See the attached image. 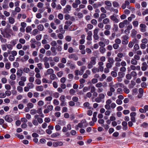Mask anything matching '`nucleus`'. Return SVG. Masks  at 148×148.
Returning <instances> with one entry per match:
<instances>
[{
    "label": "nucleus",
    "mask_w": 148,
    "mask_h": 148,
    "mask_svg": "<svg viewBox=\"0 0 148 148\" xmlns=\"http://www.w3.org/2000/svg\"><path fill=\"white\" fill-rule=\"evenodd\" d=\"M55 128L56 131H59L60 130L61 127L59 125H57L55 126Z\"/></svg>",
    "instance_id": "obj_42"
},
{
    "label": "nucleus",
    "mask_w": 148,
    "mask_h": 148,
    "mask_svg": "<svg viewBox=\"0 0 148 148\" xmlns=\"http://www.w3.org/2000/svg\"><path fill=\"white\" fill-rule=\"evenodd\" d=\"M37 28L39 30L42 31L44 29V26L40 24L38 26Z\"/></svg>",
    "instance_id": "obj_22"
},
{
    "label": "nucleus",
    "mask_w": 148,
    "mask_h": 148,
    "mask_svg": "<svg viewBox=\"0 0 148 148\" xmlns=\"http://www.w3.org/2000/svg\"><path fill=\"white\" fill-rule=\"evenodd\" d=\"M54 72L53 70L52 69H48L47 71V74L50 75L53 74Z\"/></svg>",
    "instance_id": "obj_13"
},
{
    "label": "nucleus",
    "mask_w": 148,
    "mask_h": 148,
    "mask_svg": "<svg viewBox=\"0 0 148 148\" xmlns=\"http://www.w3.org/2000/svg\"><path fill=\"white\" fill-rule=\"evenodd\" d=\"M65 40L67 42H70L71 40V37L70 36H67L65 37Z\"/></svg>",
    "instance_id": "obj_20"
},
{
    "label": "nucleus",
    "mask_w": 148,
    "mask_h": 148,
    "mask_svg": "<svg viewBox=\"0 0 148 148\" xmlns=\"http://www.w3.org/2000/svg\"><path fill=\"white\" fill-rule=\"evenodd\" d=\"M112 64L110 63H107L106 64V67L108 68H110L112 67Z\"/></svg>",
    "instance_id": "obj_48"
},
{
    "label": "nucleus",
    "mask_w": 148,
    "mask_h": 148,
    "mask_svg": "<svg viewBox=\"0 0 148 148\" xmlns=\"http://www.w3.org/2000/svg\"><path fill=\"white\" fill-rule=\"evenodd\" d=\"M132 24L134 27H137L138 25V23L137 21H134L132 22Z\"/></svg>",
    "instance_id": "obj_29"
},
{
    "label": "nucleus",
    "mask_w": 148,
    "mask_h": 148,
    "mask_svg": "<svg viewBox=\"0 0 148 148\" xmlns=\"http://www.w3.org/2000/svg\"><path fill=\"white\" fill-rule=\"evenodd\" d=\"M105 3L106 5H107L110 7H111L112 5L111 3L109 1H106L105 2Z\"/></svg>",
    "instance_id": "obj_25"
},
{
    "label": "nucleus",
    "mask_w": 148,
    "mask_h": 148,
    "mask_svg": "<svg viewBox=\"0 0 148 148\" xmlns=\"http://www.w3.org/2000/svg\"><path fill=\"white\" fill-rule=\"evenodd\" d=\"M93 65L91 64V63L89 62H88V65H87V68H88V69H91V68H92L93 66Z\"/></svg>",
    "instance_id": "obj_54"
},
{
    "label": "nucleus",
    "mask_w": 148,
    "mask_h": 148,
    "mask_svg": "<svg viewBox=\"0 0 148 148\" xmlns=\"http://www.w3.org/2000/svg\"><path fill=\"white\" fill-rule=\"evenodd\" d=\"M112 4L113 6L115 8L117 7L119 5V3L116 1H113Z\"/></svg>",
    "instance_id": "obj_32"
},
{
    "label": "nucleus",
    "mask_w": 148,
    "mask_h": 148,
    "mask_svg": "<svg viewBox=\"0 0 148 148\" xmlns=\"http://www.w3.org/2000/svg\"><path fill=\"white\" fill-rule=\"evenodd\" d=\"M8 21L9 23L12 24L14 23L15 22V20L13 18L9 17V18Z\"/></svg>",
    "instance_id": "obj_12"
},
{
    "label": "nucleus",
    "mask_w": 148,
    "mask_h": 148,
    "mask_svg": "<svg viewBox=\"0 0 148 148\" xmlns=\"http://www.w3.org/2000/svg\"><path fill=\"white\" fill-rule=\"evenodd\" d=\"M62 145L63 143L61 141L55 142L53 143V145L55 147H56L58 146H62Z\"/></svg>",
    "instance_id": "obj_6"
},
{
    "label": "nucleus",
    "mask_w": 148,
    "mask_h": 148,
    "mask_svg": "<svg viewBox=\"0 0 148 148\" xmlns=\"http://www.w3.org/2000/svg\"><path fill=\"white\" fill-rule=\"evenodd\" d=\"M32 30L31 26H28L26 28V31L27 33H29Z\"/></svg>",
    "instance_id": "obj_30"
},
{
    "label": "nucleus",
    "mask_w": 148,
    "mask_h": 148,
    "mask_svg": "<svg viewBox=\"0 0 148 148\" xmlns=\"http://www.w3.org/2000/svg\"><path fill=\"white\" fill-rule=\"evenodd\" d=\"M27 106L30 109H31L34 107V105L32 103L29 102L27 103Z\"/></svg>",
    "instance_id": "obj_26"
},
{
    "label": "nucleus",
    "mask_w": 148,
    "mask_h": 148,
    "mask_svg": "<svg viewBox=\"0 0 148 148\" xmlns=\"http://www.w3.org/2000/svg\"><path fill=\"white\" fill-rule=\"evenodd\" d=\"M66 0H61L60 3L62 6H64L66 4Z\"/></svg>",
    "instance_id": "obj_53"
},
{
    "label": "nucleus",
    "mask_w": 148,
    "mask_h": 148,
    "mask_svg": "<svg viewBox=\"0 0 148 148\" xmlns=\"http://www.w3.org/2000/svg\"><path fill=\"white\" fill-rule=\"evenodd\" d=\"M90 104L88 102H86L84 104V107H87L88 109L91 108L90 106H89Z\"/></svg>",
    "instance_id": "obj_19"
},
{
    "label": "nucleus",
    "mask_w": 148,
    "mask_h": 148,
    "mask_svg": "<svg viewBox=\"0 0 148 148\" xmlns=\"http://www.w3.org/2000/svg\"><path fill=\"white\" fill-rule=\"evenodd\" d=\"M111 74L112 76L114 77H116L117 75L116 72L114 71H112L111 73Z\"/></svg>",
    "instance_id": "obj_33"
},
{
    "label": "nucleus",
    "mask_w": 148,
    "mask_h": 148,
    "mask_svg": "<svg viewBox=\"0 0 148 148\" xmlns=\"http://www.w3.org/2000/svg\"><path fill=\"white\" fill-rule=\"evenodd\" d=\"M101 125L102 127H103L106 130H107L109 128V126L108 125L103 124V125Z\"/></svg>",
    "instance_id": "obj_39"
},
{
    "label": "nucleus",
    "mask_w": 148,
    "mask_h": 148,
    "mask_svg": "<svg viewBox=\"0 0 148 148\" xmlns=\"http://www.w3.org/2000/svg\"><path fill=\"white\" fill-rule=\"evenodd\" d=\"M108 62L109 63L113 64L114 62V60L113 58L109 57L108 58Z\"/></svg>",
    "instance_id": "obj_11"
},
{
    "label": "nucleus",
    "mask_w": 148,
    "mask_h": 148,
    "mask_svg": "<svg viewBox=\"0 0 148 148\" xmlns=\"http://www.w3.org/2000/svg\"><path fill=\"white\" fill-rule=\"evenodd\" d=\"M126 78L128 79H130L132 78V76L130 74H127L126 75Z\"/></svg>",
    "instance_id": "obj_58"
},
{
    "label": "nucleus",
    "mask_w": 148,
    "mask_h": 148,
    "mask_svg": "<svg viewBox=\"0 0 148 148\" xmlns=\"http://www.w3.org/2000/svg\"><path fill=\"white\" fill-rule=\"evenodd\" d=\"M16 75L14 74H12L10 77V78L12 80H15L16 79Z\"/></svg>",
    "instance_id": "obj_41"
},
{
    "label": "nucleus",
    "mask_w": 148,
    "mask_h": 148,
    "mask_svg": "<svg viewBox=\"0 0 148 148\" xmlns=\"http://www.w3.org/2000/svg\"><path fill=\"white\" fill-rule=\"evenodd\" d=\"M60 134L58 132H56L55 133L52 134L51 135V137L52 138H54L60 136Z\"/></svg>",
    "instance_id": "obj_16"
},
{
    "label": "nucleus",
    "mask_w": 148,
    "mask_h": 148,
    "mask_svg": "<svg viewBox=\"0 0 148 148\" xmlns=\"http://www.w3.org/2000/svg\"><path fill=\"white\" fill-rule=\"evenodd\" d=\"M7 47L9 50H11L13 48V46L10 44H7L6 46Z\"/></svg>",
    "instance_id": "obj_61"
},
{
    "label": "nucleus",
    "mask_w": 148,
    "mask_h": 148,
    "mask_svg": "<svg viewBox=\"0 0 148 148\" xmlns=\"http://www.w3.org/2000/svg\"><path fill=\"white\" fill-rule=\"evenodd\" d=\"M23 71L21 69H18L17 72L16 74L17 75L20 77L23 74Z\"/></svg>",
    "instance_id": "obj_14"
},
{
    "label": "nucleus",
    "mask_w": 148,
    "mask_h": 148,
    "mask_svg": "<svg viewBox=\"0 0 148 148\" xmlns=\"http://www.w3.org/2000/svg\"><path fill=\"white\" fill-rule=\"evenodd\" d=\"M131 63L133 65H136L137 64V61L135 59H132L131 60Z\"/></svg>",
    "instance_id": "obj_24"
},
{
    "label": "nucleus",
    "mask_w": 148,
    "mask_h": 148,
    "mask_svg": "<svg viewBox=\"0 0 148 148\" xmlns=\"http://www.w3.org/2000/svg\"><path fill=\"white\" fill-rule=\"evenodd\" d=\"M72 23V22L70 21H67L65 22V24L69 26Z\"/></svg>",
    "instance_id": "obj_63"
},
{
    "label": "nucleus",
    "mask_w": 148,
    "mask_h": 148,
    "mask_svg": "<svg viewBox=\"0 0 148 148\" xmlns=\"http://www.w3.org/2000/svg\"><path fill=\"white\" fill-rule=\"evenodd\" d=\"M57 75L58 77H61L63 73L62 71H60L57 73Z\"/></svg>",
    "instance_id": "obj_56"
},
{
    "label": "nucleus",
    "mask_w": 148,
    "mask_h": 148,
    "mask_svg": "<svg viewBox=\"0 0 148 148\" xmlns=\"http://www.w3.org/2000/svg\"><path fill=\"white\" fill-rule=\"evenodd\" d=\"M132 95H134L135 94L136 95L138 93V89L136 88L132 90Z\"/></svg>",
    "instance_id": "obj_43"
},
{
    "label": "nucleus",
    "mask_w": 148,
    "mask_h": 148,
    "mask_svg": "<svg viewBox=\"0 0 148 148\" xmlns=\"http://www.w3.org/2000/svg\"><path fill=\"white\" fill-rule=\"evenodd\" d=\"M114 28L113 30L116 31L118 30V26L117 24H114L113 25Z\"/></svg>",
    "instance_id": "obj_50"
},
{
    "label": "nucleus",
    "mask_w": 148,
    "mask_h": 148,
    "mask_svg": "<svg viewBox=\"0 0 148 148\" xmlns=\"http://www.w3.org/2000/svg\"><path fill=\"white\" fill-rule=\"evenodd\" d=\"M117 15H116L114 14H113V15H111L110 16V18L112 20V21H113L114 20L115 18H116V17L117 16Z\"/></svg>",
    "instance_id": "obj_31"
},
{
    "label": "nucleus",
    "mask_w": 148,
    "mask_h": 148,
    "mask_svg": "<svg viewBox=\"0 0 148 148\" xmlns=\"http://www.w3.org/2000/svg\"><path fill=\"white\" fill-rule=\"evenodd\" d=\"M134 49L135 51H136L139 49V46L138 44H135L134 47Z\"/></svg>",
    "instance_id": "obj_35"
},
{
    "label": "nucleus",
    "mask_w": 148,
    "mask_h": 148,
    "mask_svg": "<svg viewBox=\"0 0 148 148\" xmlns=\"http://www.w3.org/2000/svg\"><path fill=\"white\" fill-rule=\"evenodd\" d=\"M36 113V111L34 109H32L31 110L30 114L32 115H34Z\"/></svg>",
    "instance_id": "obj_49"
},
{
    "label": "nucleus",
    "mask_w": 148,
    "mask_h": 148,
    "mask_svg": "<svg viewBox=\"0 0 148 148\" xmlns=\"http://www.w3.org/2000/svg\"><path fill=\"white\" fill-rule=\"evenodd\" d=\"M27 86L29 88H33L34 87V84L31 83H28L27 84Z\"/></svg>",
    "instance_id": "obj_28"
},
{
    "label": "nucleus",
    "mask_w": 148,
    "mask_h": 148,
    "mask_svg": "<svg viewBox=\"0 0 148 148\" xmlns=\"http://www.w3.org/2000/svg\"><path fill=\"white\" fill-rule=\"evenodd\" d=\"M116 102L118 105H120L122 104V101L121 100L117 99L116 101Z\"/></svg>",
    "instance_id": "obj_60"
},
{
    "label": "nucleus",
    "mask_w": 148,
    "mask_h": 148,
    "mask_svg": "<svg viewBox=\"0 0 148 148\" xmlns=\"http://www.w3.org/2000/svg\"><path fill=\"white\" fill-rule=\"evenodd\" d=\"M17 90L20 93L22 92L23 91V88L20 86L17 87Z\"/></svg>",
    "instance_id": "obj_34"
},
{
    "label": "nucleus",
    "mask_w": 148,
    "mask_h": 148,
    "mask_svg": "<svg viewBox=\"0 0 148 148\" xmlns=\"http://www.w3.org/2000/svg\"><path fill=\"white\" fill-rule=\"evenodd\" d=\"M99 49L101 53L102 54H103L105 53L106 51L105 48L103 47H100Z\"/></svg>",
    "instance_id": "obj_18"
},
{
    "label": "nucleus",
    "mask_w": 148,
    "mask_h": 148,
    "mask_svg": "<svg viewBox=\"0 0 148 148\" xmlns=\"http://www.w3.org/2000/svg\"><path fill=\"white\" fill-rule=\"evenodd\" d=\"M110 21L109 19L108 18H106L103 20V23L104 24H108Z\"/></svg>",
    "instance_id": "obj_23"
},
{
    "label": "nucleus",
    "mask_w": 148,
    "mask_h": 148,
    "mask_svg": "<svg viewBox=\"0 0 148 148\" xmlns=\"http://www.w3.org/2000/svg\"><path fill=\"white\" fill-rule=\"evenodd\" d=\"M58 17L59 19L62 20L63 18V15L62 14L60 13L58 15Z\"/></svg>",
    "instance_id": "obj_47"
},
{
    "label": "nucleus",
    "mask_w": 148,
    "mask_h": 148,
    "mask_svg": "<svg viewBox=\"0 0 148 148\" xmlns=\"http://www.w3.org/2000/svg\"><path fill=\"white\" fill-rule=\"evenodd\" d=\"M75 91L73 89H71L69 91V93L71 95H74V93L75 92Z\"/></svg>",
    "instance_id": "obj_46"
},
{
    "label": "nucleus",
    "mask_w": 148,
    "mask_h": 148,
    "mask_svg": "<svg viewBox=\"0 0 148 148\" xmlns=\"http://www.w3.org/2000/svg\"><path fill=\"white\" fill-rule=\"evenodd\" d=\"M53 103L55 105H58L59 104V102L57 99H54L53 100Z\"/></svg>",
    "instance_id": "obj_37"
},
{
    "label": "nucleus",
    "mask_w": 148,
    "mask_h": 148,
    "mask_svg": "<svg viewBox=\"0 0 148 148\" xmlns=\"http://www.w3.org/2000/svg\"><path fill=\"white\" fill-rule=\"evenodd\" d=\"M91 23L94 25H96L97 23V21L96 19H93L91 21Z\"/></svg>",
    "instance_id": "obj_45"
},
{
    "label": "nucleus",
    "mask_w": 148,
    "mask_h": 148,
    "mask_svg": "<svg viewBox=\"0 0 148 148\" xmlns=\"http://www.w3.org/2000/svg\"><path fill=\"white\" fill-rule=\"evenodd\" d=\"M115 42L117 44H119L121 43V41L120 39L117 38L115 39Z\"/></svg>",
    "instance_id": "obj_38"
},
{
    "label": "nucleus",
    "mask_w": 148,
    "mask_h": 148,
    "mask_svg": "<svg viewBox=\"0 0 148 148\" xmlns=\"http://www.w3.org/2000/svg\"><path fill=\"white\" fill-rule=\"evenodd\" d=\"M56 78V75L53 73L51 74L50 76V79L52 80H54Z\"/></svg>",
    "instance_id": "obj_17"
},
{
    "label": "nucleus",
    "mask_w": 148,
    "mask_h": 148,
    "mask_svg": "<svg viewBox=\"0 0 148 148\" xmlns=\"http://www.w3.org/2000/svg\"><path fill=\"white\" fill-rule=\"evenodd\" d=\"M105 97V95L102 93L100 94L99 95V97L101 99H103Z\"/></svg>",
    "instance_id": "obj_64"
},
{
    "label": "nucleus",
    "mask_w": 148,
    "mask_h": 148,
    "mask_svg": "<svg viewBox=\"0 0 148 148\" xmlns=\"http://www.w3.org/2000/svg\"><path fill=\"white\" fill-rule=\"evenodd\" d=\"M92 72L94 73H96V72H99V69L97 68L94 67L92 70Z\"/></svg>",
    "instance_id": "obj_15"
},
{
    "label": "nucleus",
    "mask_w": 148,
    "mask_h": 148,
    "mask_svg": "<svg viewBox=\"0 0 148 148\" xmlns=\"http://www.w3.org/2000/svg\"><path fill=\"white\" fill-rule=\"evenodd\" d=\"M68 58L69 59H73L74 60L76 61L78 60V58L77 55L74 53H72L68 56Z\"/></svg>",
    "instance_id": "obj_1"
},
{
    "label": "nucleus",
    "mask_w": 148,
    "mask_h": 148,
    "mask_svg": "<svg viewBox=\"0 0 148 148\" xmlns=\"http://www.w3.org/2000/svg\"><path fill=\"white\" fill-rule=\"evenodd\" d=\"M8 58L10 61H13L14 60L15 57L14 56H12V55H10L9 57Z\"/></svg>",
    "instance_id": "obj_44"
},
{
    "label": "nucleus",
    "mask_w": 148,
    "mask_h": 148,
    "mask_svg": "<svg viewBox=\"0 0 148 148\" xmlns=\"http://www.w3.org/2000/svg\"><path fill=\"white\" fill-rule=\"evenodd\" d=\"M3 35L4 37L7 38H10L11 37V35L6 32H5Z\"/></svg>",
    "instance_id": "obj_21"
},
{
    "label": "nucleus",
    "mask_w": 148,
    "mask_h": 148,
    "mask_svg": "<svg viewBox=\"0 0 148 148\" xmlns=\"http://www.w3.org/2000/svg\"><path fill=\"white\" fill-rule=\"evenodd\" d=\"M122 125L123 126V130L125 131L127 130L128 129L127 123L126 122L124 121L122 122Z\"/></svg>",
    "instance_id": "obj_4"
},
{
    "label": "nucleus",
    "mask_w": 148,
    "mask_h": 148,
    "mask_svg": "<svg viewBox=\"0 0 148 148\" xmlns=\"http://www.w3.org/2000/svg\"><path fill=\"white\" fill-rule=\"evenodd\" d=\"M58 66L60 68H64L65 66V65L62 63H58Z\"/></svg>",
    "instance_id": "obj_51"
},
{
    "label": "nucleus",
    "mask_w": 148,
    "mask_h": 148,
    "mask_svg": "<svg viewBox=\"0 0 148 148\" xmlns=\"http://www.w3.org/2000/svg\"><path fill=\"white\" fill-rule=\"evenodd\" d=\"M52 98L51 96H49L47 97H46L45 98V101H51L52 100Z\"/></svg>",
    "instance_id": "obj_36"
},
{
    "label": "nucleus",
    "mask_w": 148,
    "mask_h": 148,
    "mask_svg": "<svg viewBox=\"0 0 148 148\" xmlns=\"http://www.w3.org/2000/svg\"><path fill=\"white\" fill-rule=\"evenodd\" d=\"M140 127L146 128L148 126V124L147 123L144 122L142 124L140 125Z\"/></svg>",
    "instance_id": "obj_27"
},
{
    "label": "nucleus",
    "mask_w": 148,
    "mask_h": 148,
    "mask_svg": "<svg viewBox=\"0 0 148 148\" xmlns=\"http://www.w3.org/2000/svg\"><path fill=\"white\" fill-rule=\"evenodd\" d=\"M96 58L95 57H92L90 58V62L91 64L93 65H95L96 63Z\"/></svg>",
    "instance_id": "obj_3"
},
{
    "label": "nucleus",
    "mask_w": 148,
    "mask_h": 148,
    "mask_svg": "<svg viewBox=\"0 0 148 148\" xmlns=\"http://www.w3.org/2000/svg\"><path fill=\"white\" fill-rule=\"evenodd\" d=\"M2 82L3 84H5L6 83L7 80L5 78L3 77L1 79Z\"/></svg>",
    "instance_id": "obj_62"
},
{
    "label": "nucleus",
    "mask_w": 148,
    "mask_h": 148,
    "mask_svg": "<svg viewBox=\"0 0 148 148\" xmlns=\"http://www.w3.org/2000/svg\"><path fill=\"white\" fill-rule=\"evenodd\" d=\"M19 42L22 44H23L25 43V39L22 38H20L19 40Z\"/></svg>",
    "instance_id": "obj_55"
},
{
    "label": "nucleus",
    "mask_w": 148,
    "mask_h": 148,
    "mask_svg": "<svg viewBox=\"0 0 148 148\" xmlns=\"http://www.w3.org/2000/svg\"><path fill=\"white\" fill-rule=\"evenodd\" d=\"M137 33V31L135 29H133L132 30V33L131 34V36L133 38H134L135 37Z\"/></svg>",
    "instance_id": "obj_8"
},
{
    "label": "nucleus",
    "mask_w": 148,
    "mask_h": 148,
    "mask_svg": "<svg viewBox=\"0 0 148 148\" xmlns=\"http://www.w3.org/2000/svg\"><path fill=\"white\" fill-rule=\"evenodd\" d=\"M50 44H51V45L54 47L56 46L57 43H56V41H55V40H53L51 42Z\"/></svg>",
    "instance_id": "obj_40"
},
{
    "label": "nucleus",
    "mask_w": 148,
    "mask_h": 148,
    "mask_svg": "<svg viewBox=\"0 0 148 148\" xmlns=\"http://www.w3.org/2000/svg\"><path fill=\"white\" fill-rule=\"evenodd\" d=\"M56 49L59 51H61L62 50V47L60 45H57Z\"/></svg>",
    "instance_id": "obj_59"
},
{
    "label": "nucleus",
    "mask_w": 148,
    "mask_h": 148,
    "mask_svg": "<svg viewBox=\"0 0 148 148\" xmlns=\"http://www.w3.org/2000/svg\"><path fill=\"white\" fill-rule=\"evenodd\" d=\"M75 75L77 76L78 75V74H79L80 75H83V73H84V72L81 70L79 71L78 70H77L75 71Z\"/></svg>",
    "instance_id": "obj_5"
},
{
    "label": "nucleus",
    "mask_w": 148,
    "mask_h": 148,
    "mask_svg": "<svg viewBox=\"0 0 148 148\" xmlns=\"http://www.w3.org/2000/svg\"><path fill=\"white\" fill-rule=\"evenodd\" d=\"M125 74L124 73L121 72H119L118 73V75L119 76L122 78L124 77Z\"/></svg>",
    "instance_id": "obj_52"
},
{
    "label": "nucleus",
    "mask_w": 148,
    "mask_h": 148,
    "mask_svg": "<svg viewBox=\"0 0 148 148\" xmlns=\"http://www.w3.org/2000/svg\"><path fill=\"white\" fill-rule=\"evenodd\" d=\"M59 31L62 34H64L65 31L63 29L62 25H60L59 26Z\"/></svg>",
    "instance_id": "obj_10"
},
{
    "label": "nucleus",
    "mask_w": 148,
    "mask_h": 148,
    "mask_svg": "<svg viewBox=\"0 0 148 148\" xmlns=\"http://www.w3.org/2000/svg\"><path fill=\"white\" fill-rule=\"evenodd\" d=\"M5 88L7 90H10L11 89V87L9 84H5Z\"/></svg>",
    "instance_id": "obj_57"
},
{
    "label": "nucleus",
    "mask_w": 148,
    "mask_h": 148,
    "mask_svg": "<svg viewBox=\"0 0 148 148\" xmlns=\"http://www.w3.org/2000/svg\"><path fill=\"white\" fill-rule=\"evenodd\" d=\"M51 49L53 53L52 54V55L54 56L57 54V52H56L55 48L54 47H51Z\"/></svg>",
    "instance_id": "obj_9"
},
{
    "label": "nucleus",
    "mask_w": 148,
    "mask_h": 148,
    "mask_svg": "<svg viewBox=\"0 0 148 148\" xmlns=\"http://www.w3.org/2000/svg\"><path fill=\"white\" fill-rule=\"evenodd\" d=\"M36 90L38 91H42L43 90V88L42 86H37L36 87Z\"/></svg>",
    "instance_id": "obj_7"
},
{
    "label": "nucleus",
    "mask_w": 148,
    "mask_h": 148,
    "mask_svg": "<svg viewBox=\"0 0 148 148\" xmlns=\"http://www.w3.org/2000/svg\"><path fill=\"white\" fill-rule=\"evenodd\" d=\"M4 118L5 121L8 123H11L13 121L11 116L10 115H6Z\"/></svg>",
    "instance_id": "obj_2"
}]
</instances>
